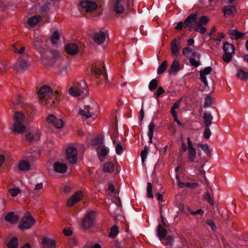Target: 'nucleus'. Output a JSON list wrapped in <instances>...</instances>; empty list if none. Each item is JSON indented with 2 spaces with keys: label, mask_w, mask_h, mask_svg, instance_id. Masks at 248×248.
Returning <instances> with one entry per match:
<instances>
[{
  "label": "nucleus",
  "mask_w": 248,
  "mask_h": 248,
  "mask_svg": "<svg viewBox=\"0 0 248 248\" xmlns=\"http://www.w3.org/2000/svg\"><path fill=\"white\" fill-rule=\"evenodd\" d=\"M209 21V19L205 16H202L198 18L197 12H195L189 15L186 18L184 21V27L185 28H188L189 31L194 29L195 31L203 34L205 33L207 30L203 26L207 24Z\"/></svg>",
  "instance_id": "1"
},
{
  "label": "nucleus",
  "mask_w": 248,
  "mask_h": 248,
  "mask_svg": "<svg viewBox=\"0 0 248 248\" xmlns=\"http://www.w3.org/2000/svg\"><path fill=\"white\" fill-rule=\"evenodd\" d=\"M38 95L41 103L46 105L48 108H52L59 103V101L55 98V95L53 94L52 89L47 85L42 86L38 91Z\"/></svg>",
  "instance_id": "2"
},
{
  "label": "nucleus",
  "mask_w": 248,
  "mask_h": 248,
  "mask_svg": "<svg viewBox=\"0 0 248 248\" xmlns=\"http://www.w3.org/2000/svg\"><path fill=\"white\" fill-rule=\"evenodd\" d=\"M87 87V84L84 81L77 82L74 86L70 88L69 90V94L73 96L83 98L89 93Z\"/></svg>",
  "instance_id": "3"
},
{
  "label": "nucleus",
  "mask_w": 248,
  "mask_h": 248,
  "mask_svg": "<svg viewBox=\"0 0 248 248\" xmlns=\"http://www.w3.org/2000/svg\"><path fill=\"white\" fill-rule=\"evenodd\" d=\"M30 64L29 58L26 55H23L17 60L14 66V69L18 73L24 72Z\"/></svg>",
  "instance_id": "4"
},
{
  "label": "nucleus",
  "mask_w": 248,
  "mask_h": 248,
  "mask_svg": "<svg viewBox=\"0 0 248 248\" xmlns=\"http://www.w3.org/2000/svg\"><path fill=\"white\" fill-rule=\"evenodd\" d=\"M24 118V115L23 112L19 111L15 112L14 115L15 123L14 124V131L21 133L24 130L25 126L22 124Z\"/></svg>",
  "instance_id": "5"
},
{
  "label": "nucleus",
  "mask_w": 248,
  "mask_h": 248,
  "mask_svg": "<svg viewBox=\"0 0 248 248\" xmlns=\"http://www.w3.org/2000/svg\"><path fill=\"white\" fill-rule=\"evenodd\" d=\"M105 67L104 63L101 62H97L92 65L91 68V72L97 78L101 76H103L105 78H107V75L105 72Z\"/></svg>",
  "instance_id": "6"
},
{
  "label": "nucleus",
  "mask_w": 248,
  "mask_h": 248,
  "mask_svg": "<svg viewBox=\"0 0 248 248\" xmlns=\"http://www.w3.org/2000/svg\"><path fill=\"white\" fill-rule=\"evenodd\" d=\"M95 219V212L91 211L87 213L84 217L81 226L83 229H87L91 227L94 224Z\"/></svg>",
  "instance_id": "7"
},
{
  "label": "nucleus",
  "mask_w": 248,
  "mask_h": 248,
  "mask_svg": "<svg viewBox=\"0 0 248 248\" xmlns=\"http://www.w3.org/2000/svg\"><path fill=\"white\" fill-rule=\"evenodd\" d=\"M35 219L31 216H25L20 221L19 228L22 231L30 229L35 224Z\"/></svg>",
  "instance_id": "8"
},
{
  "label": "nucleus",
  "mask_w": 248,
  "mask_h": 248,
  "mask_svg": "<svg viewBox=\"0 0 248 248\" xmlns=\"http://www.w3.org/2000/svg\"><path fill=\"white\" fill-rule=\"evenodd\" d=\"M77 149L73 146H69L66 150V159L71 164H75L77 161Z\"/></svg>",
  "instance_id": "9"
},
{
  "label": "nucleus",
  "mask_w": 248,
  "mask_h": 248,
  "mask_svg": "<svg viewBox=\"0 0 248 248\" xmlns=\"http://www.w3.org/2000/svg\"><path fill=\"white\" fill-rule=\"evenodd\" d=\"M98 108L96 105L94 106H90L89 105L85 106L83 109H79L78 114L80 115L85 116L86 118H90L95 114L96 109Z\"/></svg>",
  "instance_id": "10"
},
{
  "label": "nucleus",
  "mask_w": 248,
  "mask_h": 248,
  "mask_svg": "<svg viewBox=\"0 0 248 248\" xmlns=\"http://www.w3.org/2000/svg\"><path fill=\"white\" fill-rule=\"evenodd\" d=\"M125 2V0H111L114 11L116 14H120L124 12Z\"/></svg>",
  "instance_id": "11"
},
{
  "label": "nucleus",
  "mask_w": 248,
  "mask_h": 248,
  "mask_svg": "<svg viewBox=\"0 0 248 248\" xmlns=\"http://www.w3.org/2000/svg\"><path fill=\"white\" fill-rule=\"evenodd\" d=\"M46 121L48 123H52L57 128H61L63 125V122L61 119L56 117L53 115H49L46 118Z\"/></svg>",
  "instance_id": "12"
},
{
  "label": "nucleus",
  "mask_w": 248,
  "mask_h": 248,
  "mask_svg": "<svg viewBox=\"0 0 248 248\" xmlns=\"http://www.w3.org/2000/svg\"><path fill=\"white\" fill-rule=\"evenodd\" d=\"M180 42L177 39H173L171 43L170 49L172 58H177L178 57L180 53Z\"/></svg>",
  "instance_id": "13"
},
{
  "label": "nucleus",
  "mask_w": 248,
  "mask_h": 248,
  "mask_svg": "<svg viewBox=\"0 0 248 248\" xmlns=\"http://www.w3.org/2000/svg\"><path fill=\"white\" fill-rule=\"evenodd\" d=\"M40 137V133L38 130L35 129L31 130L28 134H27L26 135V139L30 143L35 142L39 140Z\"/></svg>",
  "instance_id": "14"
},
{
  "label": "nucleus",
  "mask_w": 248,
  "mask_h": 248,
  "mask_svg": "<svg viewBox=\"0 0 248 248\" xmlns=\"http://www.w3.org/2000/svg\"><path fill=\"white\" fill-rule=\"evenodd\" d=\"M80 6L87 12L95 10L97 8V4L94 1L90 0L81 1Z\"/></svg>",
  "instance_id": "15"
},
{
  "label": "nucleus",
  "mask_w": 248,
  "mask_h": 248,
  "mask_svg": "<svg viewBox=\"0 0 248 248\" xmlns=\"http://www.w3.org/2000/svg\"><path fill=\"white\" fill-rule=\"evenodd\" d=\"M82 196V193L81 191H77L68 200L67 205L71 207L74 204L80 201Z\"/></svg>",
  "instance_id": "16"
},
{
  "label": "nucleus",
  "mask_w": 248,
  "mask_h": 248,
  "mask_svg": "<svg viewBox=\"0 0 248 248\" xmlns=\"http://www.w3.org/2000/svg\"><path fill=\"white\" fill-rule=\"evenodd\" d=\"M65 50L68 54L75 55L78 52V47L76 44L70 43L65 46Z\"/></svg>",
  "instance_id": "17"
},
{
  "label": "nucleus",
  "mask_w": 248,
  "mask_h": 248,
  "mask_svg": "<svg viewBox=\"0 0 248 248\" xmlns=\"http://www.w3.org/2000/svg\"><path fill=\"white\" fill-rule=\"evenodd\" d=\"M55 171L58 173H64L66 171L67 167L66 165L60 162H56L53 164Z\"/></svg>",
  "instance_id": "18"
},
{
  "label": "nucleus",
  "mask_w": 248,
  "mask_h": 248,
  "mask_svg": "<svg viewBox=\"0 0 248 248\" xmlns=\"http://www.w3.org/2000/svg\"><path fill=\"white\" fill-rule=\"evenodd\" d=\"M93 40L94 42L99 44L102 43L106 38L105 33L101 31L94 33L93 36Z\"/></svg>",
  "instance_id": "19"
},
{
  "label": "nucleus",
  "mask_w": 248,
  "mask_h": 248,
  "mask_svg": "<svg viewBox=\"0 0 248 248\" xmlns=\"http://www.w3.org/2000/svg\"><path fill=\"white\" fill-rule=\"evenodd\" d=\"M5 219L7 222L14 224L16 223L18 221L19 217L13 212H10L5 216Z\"/></svg>",
  "instance_id": "20"
},
{
  "label": "nucleus",
  "mask_w": 248,
  "mask_h": 248,
  "mask_svg": "<svg viewBox=\"0 0 248 248\" xmlns=\"http://www.w3.org/2000/svg\"><path fill=\"white\" fill-rule=\"evenodd\" d=\"M167 231L161 224H159L157 228V235L160 240L162 241L167 236Z\"/></svg>",
  "instance_id": "21"
},
{
  "label": "nucleus",
  "mask_w": 248,
  "mask_h": 248,
  "mask_svg": "<svg viewBox=\"0 0 248 248\" xmlns=\"http://www.w3.org/2000/svg\"><path fill=\"white\" fill-rule=\"evenodd\" d=\"M202 118L204 119L205 127H209L214 118L211 113L208 111L205 112L203 114Z\"/></svg>",
  "instance_id": "22"
},
{
  "label": "nucleus",
  "mask_w": 248,
  "mask_h": 248,
  "mask_svg": "<svg viewBox=\"0 0 248 248\" xmlns=\"http://www.w3.org/2000/svg\"><path fill=\"white\" fill-rule=\"evenodd\" d=\"M173 59V60L169 72L170 74H171L172 73L178 72L180 69V63L179 61L177 60V58Z\"/></svg>",
  "instance_id": "23"
},
{
  "label": "nucleus",
  "mask_w": 248,
  "mask_h": 248,
  "mask_svg": "<svg viewBox=\"0 0 248 248\" xmlns=\"http://www.w3.org/2000/svg\"><path fill=\"white\" fill-rule=\"evenodd\" d=\"M222 11L224 15L232 16L234 15V12L236 11V8L234 6L230 5L224 6L223 8Z\"/></svg>",
  "instance_id": "24"
},
{
  "label": "nucleus",
  "mask_w": 248,
  "mask_h": 248,
  "mask_svg": "<svg viewBox=\"0 0 248 248\" xmlns=\"http://www.w3.org/2000/svg\"><path fill=\"white\" fill-rule=\"evenodd\" d=\"M41 19L40 16L35 15L30 17L27 21L28 24L31 27L34 26Z\"/></svg>",
  "instance_id": "25"
},
{
  "label": "nucleus",
  "mask_w": 248,
  "mask_h": 248,
  "mask_svg": "<svg viewBox=\"0 0 248 248\" xmlns=\"http://www.w3.org/2000/svg\"><path fill=\"white\" fill-rule=\"evenodd\" d=\"M223 49L224 52L231 53V54L233 53L235 50L234 46L232 44L229 43L227 41L224 43Z\"/></svg>",
  "instance_id": "26"
},
{
  "label": "nucleus",
  "mask_w": 248,
  "mask_h": 248,
  "mask_svg": "<svg viewBox=\"0 0 248 248\" xmlns=\"http://www.w3.org/2000/svg\"><path fill=\"white\" fill-rule=\"evenodd\" d=\"M230 34L232 39H234L236 40H237L239 39H242L245 36V34L244 33L240 32L235 29L231 30L230 32Z\"/></svg>",
  "instance_id": "27"
},
{
  "label": "nucleus",
  "mask_w": 248,
  "mask_h": 248,
  "mask_svg": "<svg viewBox=\"0 0 248 248\" xmlns=\"http://www.w3.org/2000/svg\"><path fill=\"white\" fill-rule=\"evenodd\" d=\"M30 164L25 160L20 161L18 164V168L21 171L28 170L30 169Z\"/></svg>",
  "instance_id": "28"
},
{
  "label": "nucleus",
  "mask_w": 248,
  "mask_h": 248,
  "mask_svg": "<svg viewBox=\"0 0 248 248\" xmlns=\"http://www.w3.org/2000/svg\"><path fill=\"white\" fill-rule=\"evenodd\" d=\"M114 169V165L111 162H107L104 165L103 170L106 172H111Z\"/></svg>",
  "instance_id": "29"
},
{
  "label": "nucleus",
  "mask_w": 248,
  "mask_h": 248,
  "mask_svg": "<svg viewBox=\"0 0 248 248\" xmlns=\"http://www.w3.org/2000/svg\"><path fill=\"white\" fill-rule=\"evenodd\" d=\"M237 78L242 80H245L248 78V73L242 69H238L236 73Z\"/></svg>",
  "instance_id": "30"
},
{
  "label": "nucleus",
  "mask_w": 248,
  "mask_h": 248,
  "mask_svg": "<svg viewBox=\"0 0 248 248\" xmlns=\"http://www.w3.org/2000/svg\"><path fill=\"white\" fill-rule=\"evenodd\" d=\"M196 156V151L195 148L188 149V158L191 162L194 161Z\"/></svg>",
  "instance_id": "31"
},
{
  "label": "nucleus",
  "mask_w": 248,
  "mask_h": 248,
  "mask_svg": "<svg viewBox=\"0 0 248 248\" xmlns=\"http://www.w3.org/2000/svg\"><path fill=\"white\" fill-rule=\"evenodd\" d=\"M42 241L44 245L47 247L50 246L51 248H55V242L54 240L50 239L46 237H44L43 238Z\"/></svg>",
  "instance_id": "32"
},
{
  "label": "nucleus",
  "mask_w": 248,
  "mask_h": 248,
  "mask_svg": "<svg viewBox=\"0 0 248 248\" xmlns=\"http://www.w3.org/2000/svg\"><path fill=\"white\" fill-rule=\"evenodd\" d=\"M115 145L116 153L118 155H122L124 151V148L122 145L121 141L118 140Z\"/></svg>",
  "instance_id": "33"
},
{
  "label": "nucleus",
  "mask_w": 248,
  "mask_h": 248,
  "mask_svg": "<svg viewBox=\"0 0 248 248\" xmlns=\"http://www.w3.org/2000/svg\"><path fill=\"white\" fill-rule=\"evenodd\" d=\"M118 137V130L116 128H114L113 129V131L110 133V138L111 140H112V143L113 145H115L116 143V142L118 141L117 139Z\"/></svg>",
  "instance_id": "34"
},
{
  "label": "nucleus",
  "mask_w": 248,
  "mask_h": 248,
  "mask_svg": "<svg viewBox=\"0 0 248 248\" xmlns=\"http://www.w3.org/2000/svg\"><path fill=\"white\" fill-rule=\"evenodd\" d=\"M18 239L17 237H14L9 242L8 248H17Z\"/></svg>",
  "instance_id": "35"
},
{
  "label": "nucleus",
  "mask_w": 248,
  "mask_h": 248,
  "mask_svg": "<svg viewBox=\"0 0 248 248\" xmlns=\"http://www.w3.org/2000/svg\"><path fill=\"white\" fill-rule=\"evenodd\" d=\"M118 233L119 231L117 226L116 225H114L110 229V232L108 236L109 237L113 238L117 236Z\"/></svg>",
  "instance_id": "36"
},
{
  "label": "nucleus",
  "mask_w": 248,
  "mask_h": 248,
  "mask_svg": "<svg viewBox=\"0 0 248 248\" xmlns=\"http://www.w3.org/2000/svg\"><path fill=\"white\" fill-rule=\"evenodd\" d=\"M164 244L166 246L171 247L173 245L174 238L171 235H168L164 239Z\"/></svg>",
  "instance_id": "37"
},
{
  "label": "nucleus",
  "mask_w": 248,
  "mask_h": 248,
  "mask_svg": "<svg viewBox=\"0 0 248 248\" xmlns=\"http://www.w3.org/2000/svg\"><path fill=\"white\" fill-rule=\"evenodd\" d=\"M167 66V62L166 61H164L161 65H159L157 70V73L158 75L162 74L166 69Z\"/></svg>",
  "instance_id": "38"
},
{
  "label": "nucleus",
  "mask_w": 248,
  "mask_h": 248,
  "mask_svg": "<svg viewBox=\"0 0 248 248\" xmlns=\"http://www.w3.org/2000/svg\"><path fill=\"white\" fill-rule=\"evenodd\" d=\"M149 150V148L147 146H145L144 147V150L141 152L140 156L142 163L145 161V159L147 158Z\"/></svg>",
  "instance_id": "39"
},
{
  "label": "nucleus",
  "mask_w": 248,
  "mask_h": 248,
  "mask_svg": "<svg viewBox=\"0 0 248 248\" xmlns=\"http://www.w3.org/2000/svg\"><path fill=\"white\" fill-rule=\"evenodd\" d=\"M198 147H200L201 149L204 151V152L206 154V155L208 156H209L210 155V151L209 149V146L207 144H202L199 143L197 145Z\"/></svg>",
  "instance_id": "40"
},
{
  "label": "nucleus",
  "mask_w": 248,
  "mask_h": 248,
  "mask_svg": "<svg viewBox=\"0 0 248 248\" xmlns=\"http://www.w3.org/2000/svg\"><path fill=\"white\" fill-rule=\"evenodd\" d=\"M157 87V80L155 78L151 80L148 86L150 91H153Z\"/></svg>",
  "instance_id": "41"
},
{
  "label": "nucleus",
  "mask_w": 248,
  "mask_h": 248,
  "mask_svg": "<svg viewBox=\"0 0 248 248\" xmlns=\"http://www.w3.org/2000/svg\"><path fill=\"white\" fill-rule=\"evenodd\" d=\"M147 196L148 198H153V194L152 192V185L148 182L147 185Z\"/></svg>",
  "instance_id": "42"
},
{
  "label": "nucleus",
  "mask_w": 248,
  "mask_h": 248,
  "mask_svg": "<svg viewBox=\"0 0 248 248\" xmlns=\"http://www.w3.org/2000/svg\"><path fill=\"white\" fill-rule=\"evenodd\" d=\"M213 104V98L210 96H207L205 98L204 103V108H208L212 106Z\"/></svg>",
  "instance_id": "43"
},
{
  "label": "nucleus",
  "mask_w": 248,
  "mask_h": 248,
  "mask_svg": "<svg viewBox=\"0 0 248 248\" xmlns=\"http://www.w3.org/2000/svg\"><path fill=\"white\" fill-rule=\"evenodd\" d=\"M155 127V125L154 124V119H153L151 123H150L148 128H149V131L148 132V135H150V136L151 135H154V128Z\"/></svg>",
  "instance_id": "44"
},
{
  "label": "nucleus",
  "mask_w": 248,
  "mask_h": 248,
  "mask_svg": "<svg viewBox=\"0 0 248 248\" xmlns=\"http://www.w3.org/2000/svg\"><path fill=\"white\" fill-rule=\"evenodd\" d=\"M232 58V54L231 53L225 52L224 55L222 56V59L226 62H229Z\"/></svg>",
  "instance_id": "45"
},
{
  "label": "nucleus",
  "mask_w": 248,
  "mask_h": 248,
  "mask_svg": "<svg viewBox=\"0 0 248 248\" xmlns=\"http://www.w3.org/2000/svg\"><path fill=\"white\" fill-rule=\"evenodd\" d=\"M188 210L189 212L193 216H196L197 215L203 216L204 214V211L202 209L197 210L196 211H193L192 209L188 208Z\"/></svg>",
  "instance_id": "46"
},
{
  "label": "nucleus",
  "mask_w": 248,
  "mask_h": 248,
  "mask_svg": "<svg viewBox=\"0 0 248 248\" xmlns=\"http://www.w3.org/2000/svg\"><path fill=\"white\" fill-rule=\"evenodd\" d=\"M193 49L190 47H184L183 49V55L186 57L189 58L190 56V54L192 52Z\"/></svg>",
  "instance_id": "47"
},
{
  "label": "nucleus",
  "mask_w": 248,
  "mask_h": 248,
  "mask_svg": "<svg viewBox=\"0 0 248 248\" xmlns=\"http://www.w3.org/2000/svg\"><path fill=\"white\" fill-rule=\"evenodd\" d=\"M204 199L211 205H214V201L209 192H206L204 195Z\"/></svg>",
  "instance_id": "48"
},
{
  "label": "nucleus",
  "mask_w": 248,
  "mask_h": 248,
  "mask_svg": "<svg viewBox=\"0 0 248 248\" xmlns=\"http://www.w3.org/2000/svg\"><path fill=\"white\" fill-rule=\"evenodd\" d=\"M108 152L109 149L105 146H103L102 148L101 149V151L100 153L99 154V155H100V156L105 157L108 154Z\"/></svg>",
  "instance_id": "49"
},
{
  "label": "nucleus",
  "mask_w": 248,
  "mask_h": 248,
  "mask_svg": "<svg viewBox=\"0 0 248 248\" xmlns=\"http://www.w3.org/2000/svg\"><path fill=\"white\" fill-rule=\"evenodd\" d=\"M9 192L12 197H15L20 192L19 188H11L9 190Z\"/></svg>",
  "instance_id": "50"
},
{
  "label": "nucleus",
  "mask_w": 248,
  "mask_h": 248,
  "mask_svg": "<svg viewBox=\"0 0 248 248\" xmlns=\"http://www.w3.org/2000/svg\"><path fill=\"white\" fill-rule=\"evenodd\" d=\"M59 38V34L57 31H55L51 36V42L53 44H55L57 40Z\"/></svg>",
  "instance_id": "51"
},
{
  "label": "nucleus",
  "mask_w": 248,
  "mask_h": 248,
  "mask_svg": "<svg viewBox=\"0 0 248 248\" xmlns=\"http://www.w3.org/2000/svg\"><path fill=\"white\" fill-rule=\"evenodd\" d=\"M165 92V90L163 89L162 87H159L157 89V91L156 92L154 93V96L157 98L160 95L162 94Z\"/></svg>",
  "instance_id": "52"
},
{
  "label": "nucleus",
  "mask_w": 248,
  "mask_h": 248,
  "mask_svg": "<svg viewBox=\"0 0 248 248\" xmlns=\"http://www.w3.org/2000/svg\"><path fill=\"white\" fill-rule=\"evenodd\" d=\"M212 70L211 67L208 66L204 68L203 70L200 71V74H202L203 75H206L209 74Z\"/></svg>",
  "instance_id": "53"
},
{
  "label": "nucleus",
  "mask_w": 248,
  "mask_h": 248,
  "mask_svg": "<svg viewBox=\"0 0 248 248\" xmlns=\"http://www.w3.org/2000/svg\"><path fill=\"white\" fill-rule=\"evenodd\" d=\"M211 132L209 127H206L204 131V137L205 139H208L211 136Z\"/></svg>",
  "instance_id": "54"
},
{
  "label": "nucleus",
  "mask_w": 248,
  "mask_h": 248,
  "mask_svg": "<svg viewBox=\"0 0 248 248\" xmlns=\"http://www.w3.org/2000/svg\"><path fill=\"white\" fill-rule=\"evenodd\" d=\"M189 61L190 64L196 67H197L200 64V63L199 62L197 61L194 58H189Z\"/></svg>",
  "instance_id": "55"
},
{
  "label": "nucleus",
  "mask_w": 248,
  "mask_h": 248,
  "mask_svg": "<svg viewBox=\"0 0 248 248\" xmlns=\"http://www.w3.org/2000/svg\"><path fill=\"white\" fill-rule=\"evenodd\" d=\"M206 223L211 227L212 231H214L216 229V226L212 220H207Z\"/></svg>",
  "instance_id": "56"
},
{
  "label": "nucleus",
  "mask_w": 248,
  "mask_h": 248,
  "mask_svg": "<svg viewBox=\"0 0 248 248\" xmlns=\"http://www.w3.org/2000/svg\"><path fill=\"white\" fill-rule=\"evenodd\" d=\"M13 48L14 50L16 53H18L19 54L23 53L25 49V47L24 46H21L20 49H18V48L16 47V46H13Z\"/></svg>",
  "instance_id": "57"
},
{
  "label": "nucleus",
  "mask_w": 248,
  "mask_h": 248,
  "mask_svg": "<svg viewBox=\"0 0 248 248\" xmlns=\"http://www.w3.org/2000/svg\"><path fill=\"white\" fill-rule=\"evenodd\" d=\"M93 142L94 144L99 145L103 143V139L100 137H97L94 139Z\"/></svg>",
  "instance_id": "58"
},
{
  "label": "nucleus",
  "mask_w": 248,
  "mask_h": 248,
  "mask_svg": "<svg viewBox=\"0 0 248 248\" xmlns=\"http://www.w3.org/2000/svg\"><path fill=\"white\" fill-rule=\"evenodd\" d=\"M5 208V201L3 199L0 198V212Z\"/></svg>",
  "instance_id": "59"
},
{
  "label": "nucleus",
  "mask_w": 248,
  "mask_h": 248,
  "mask_svg": "<svg viewBox=\"0 0 248 248\" xmlns=\"http://www.w3.org/2000/svg\"><path fill=\"white\" fill-rule=\"evenodd\" d=\"M47 6L44 5L41 6V10L42 16H45L47 14Z\"/></svg>",
  "instance_id": "60"
},
{
  "label": "nucleus",
  "mask_w": 248,
  "mask_h": 248,
  "mask_svg": "<svg viewBox=\"0 0 248 248\" xmlns=\"http://www.w3.org/2000/svg\"><path fill=\"white\" fill-rule=\"evenodd\" d=\"M224 37L225 35L223 33H218L217 37L214 39V40L215 41L220 42L221 41L222 39L224 38Z\"/></svg>",
  "instance_id": "61"
},
{
  "label": "nucleus",
  "mask_w": 248,
  "mask_h": 248,
  "mask_svg": "<svg viewBox=\"0 0 248 248\" xmlns=\"http://www.w3.org/2000/svg\"><path fill=\"white\" fill-rule=\"evenodd\" d=\"M200 79L204 83V85L208 86V82L205 75H203L202 74H200Z\"/></svg>",
  "instance_id": "62"
},
{
  "label": "nucleus",
  "mask_w": 248,
  "mask_h": 248,
  "mask_svg": "<svg viewBox=\"0 0 248 248\" xmlns=\"http://www.w3.org/2000/svg\"><path fill=\"white\" fill-rule=\"evenodd\" d=\"M108 190L113 193H114L115 192V189L114 187V186L112 183L108 184Z\"/></svg>",
  "instance_id": "63"
},
{
  "label": "nucleus",
  "mask_w": 248,
  "mask_h": 248,
  "mask_svg": "<svg viewBox=\"0 0 248 248\" xmlns=\"http://www.w3.org/2000/svg\"><path fill=\"white\" fill-rule=\"evenodd\" d=\"M183 27H184V22H179L178 23L177 26L175 27V29L177 30H182L183 29Z\"/></svg>",
  "instance_id": "64"
}]
</instances>
